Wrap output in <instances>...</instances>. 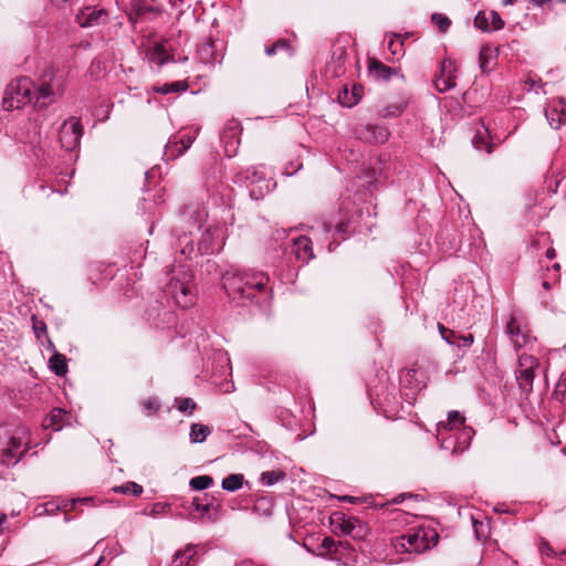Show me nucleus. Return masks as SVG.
<instances>
[{"label": "nucleus", "mask_w": 566, "mask_h": 566, "mask_svg": "<svg viewBox=\"0 0 566 566\" xmlns=\"http://www.w3.org/2000/svg\"><path fill=\"white\" fill-rule=\"evenodd\" d=\"M269 276L262 271H243L223 276V287L233 301L259 302L258 295H268Z\"/></svg>", "instance_id": "nucleus-1"}, {"label": "nucleus", "mask_w": 566, "mask_h": 566, "mask_svg": "<svg viewBox=\"0 0 566 566\" xmlns=\"http://www.w3.org/2000/svg\"><path fill=\"white\" fill-rule=\"evenodd\" d=\"M465 418L457 410L449 411L446 421L437 424V439L440 447L452 453L465 450L471 440V428L464 427Z\"/></svg>", "instance_id": "nucleus-2"}, {"label": "nucleus", "mask_w": 566, "mask_h": 566, "mask_svg": "<svg viewBox=\"0 0 566 566\" xmlns=\"http://www.w3.org/2000/svg\"><path fill=\"white\" fill-rule=\"evenodd\" d=\"M30 432L24 426H0V462L7 467L15 465L27 453Z\"/></svg>", "instance_id": "nucleus-3"}, {"label": "nucleus", "mask_w": 566, "mask_h": 566, "mask_svg": "<svg viewBox=\"0 0 566 566\" xmlns=\"http://www.w3.org/2000/svg\"><path fill=\"white\" fill-rule=\"evenodd\" d=\"M165 294L181 308H188L195 304L193 274L188 266L180 264L171 270Z\"/></svg>", "instance_id": "nucleus-4"}, {"label": "nucleus", "mask_w": 566, "mask_h": 566, "mask_svg": "<svg viewBox=\"0 0 566 566\" xmlns=\"http://www.w3.org/2000/svg\"><path fill=\"white\" fill-rule=\"evenodd\" d=\"M439 534L431 526L419 525L391 539L392 547L399 554H421L437 545Z\"/></svg>", "instance_id": "nucleus-5"}, {"label": "nucleus", "mask_w": 566, "mask_h": 566, "mask_svg": "<svg viewBox=\"0 0 566 566\" xmlns=\"http://www.w3.org/2000/svg\"><path fill=\"white\" fill-rule=\"evenodd\" d=\"M34 84L29 77H19L12 81L6 88L2 107L6 111L20 109L33 103Z\"/></svg>", "instance_id": "nucleus-6"}, {"label": "nucleus", "mask_w": 566, "mask_h": 566, "mask_svg": "<svg viewBox=\"0 0 566 566\" xmlns=\"http://www.w3.org/2000/svg\"><path fill=\"white\" fill-rule=\"evenodd\" d=\"M63 84L55 80V73L52 67L48 69L39 85L33 88V101L36 107H46L54 103L57 96L63 93Z\"/></svg>", "instance_id": "nucleus-7"}, {"label": "nucleus", "mask_w": 566, "mask_h": 566, "mask_svg": "<svg viewBox=\"0 0 566 566\" xmlns=\"http://www.w3.org/2000/svg\"><path fill=\"white\" fill-rule=\"evenodd\" d=\"M329 522L335 534L348 535L358 543H360L368 533L366 524L359 518L346 515L342 512L333 513L329 517Z\"/></svg>", "instance_id": "nucleus-8"}, {"label": "nucleus", "mask_w": 566, "mask_h": 566, "mask_svg": "<svg viewBox=\"0 0 566 566\" xmlns=\"http://www.w3.org/2000/svg\"><path fill=\"white\" fill-rule=\"evenodd\" d=\"M181 506L188 511L186 518L193 523H216L220 516V506L213 505L211 502L203 503L198 496L193 497L187 506Z\"/></svg>", "instance_id": "nucleus-9"}, {"label": "nucleus", "mask_w": 566, "mask_h": 566, "mask_svg": "<svg viewBox=\"0 0 566 566\" xmlns=\"http://www.w3.org/2000/svg\"><path fill=\"white\" fill-rule=\"evenodd\" d=\"M538 367L539 361L535 356L527 354H522L518 356L515 377L518 387L523 392L528 394L532 391L533 381Z\"/></svg>", "instance_id": "nucleus-10"}, {"label": "nucleus", "mask_w": 566, "mask_h": 566, "mask_svg": "<svg viewBox=\"0 0 566 566\" xmlns=\"http://www.w3.org/2000/svg\"><path fill=\"white\" fill-rule=\"evenodd\" d=\"M82 136L83 126L81 119L71 117L62 124L59 140L65 150L72 151L80 146Z\"/></svg>", "instance_id": "nucleus-11"}, {"label": "nucleus", "mask_w": 566, "mask_h": 566, "mask_svg": "<svg viewBox=\"0 0 566 566\" xmlns=\"http://www.w3.org/2000/svg\"><path fill=\"white\" fill-rule=\"evenodd\" d=\"M505 334L509 336L514 349L517 352L530 346L535 339L526 325L522 324L516 317L511 316L505 326Z\"/></svg>", "instance_id": "nucleus-12"}, {"label": "nucleus", "mask_w": 566, "mask_h": 566, "mask_svg": "<svg viewBox=\"0 0 566 566\" xmlns=\"http://www.w3.org/2000/svg\"><path fill=\"white\" fill-rule=\"evenodd\" d=\"M356 135L363 142L373 145H382L388 142L390 130L385 125L366 124L356 128Z\"/></svg>", "instance_id": "nucleus-13"}, {"label": "nucleus", "mask_w": 566, "mask_h": 566, "mask_svg": "<svg viewBox=\"0 0 566 566\" xmlns=\"http://www.w3.org/2000/svg\"><path fill=\"white\" fill-rule=\"evenodd\" d=\"M455 62L450 57H444L440 65V73L434 78V86L440 93L449 92L455 87Z\"/></svg>", "instance_id": "nucleus-14"}, {"label": "nucleus", "mask_w": 566, "mask_h": 566, "mask_svg": "<svg viewBox=\"0 0 566 566\" xmlns=\"http://www.w3.org/2000/svg\"><path fill=\"white\" fill-rule=\"evenodd\" d=\"M241 127L239 122L230 120L222 129L220 139L223 144L224 154L228 158L237 155L240 146Z\"/></svg>", "instance_id": "nucleus-15"}, {"label": "nucleus", "mask_w": 566, "mask_h": 566, "mask_svg": "<svg viewBox=\"0 0 566 566\" xmlns=\"http://www.w3.org/2000/svg\"><path fill=\"white\" fill-rule=\"evenodd\" d=\"M193 137L189 134L175 135L169 138L165 146L164 158L166 161L174 160L189 149L193 143Z\"/></svg>", "instance_id": "nucleus-16"}, {"label": "nucleus", "mask_w": 566, "mask_h": 566, "mask_svg": "<svg viewBox=\"0 0 566 566\" xmlns=\"http://www.w3.org/2000/svg\"><path fill=\"white\" fill-rule=\"evenodd\" d=\"M76 21L81 28L102 25L108 21V12L103 8L85 7L76 15Z\"/></svg>", "instance_id": "nucleus-17"}, {"label": "nucleus", "mask_w": 566, "mask_h": 566, "mask_svg": "<svg viewBox=\"0 0 566 566\" xmlns=\"http://www.w3.org/2000/svg\"><path fill=\"white\" fill-rule=\"evenodd\" d=\"M347 50L344 45L335 44L332 50L331 60L326 63L325 72L332 77H339L345 73Z\"/></svg>", "instance_id": "nucleus-18"}, {"label": "nucleus", "mask_w": 566, "mask_h": 566, "mask_svg": "<svg viewBox=\"0 0 566 566\" xmlns=\"http://www.w3.org/2000/svg\"><path fill=\"white\" fill-rule=\"evenodd\" d=\"M473 23L476 29L483 32L497 31L504 27V21L496 11H479Z\"/></svg>", "instance_id": "nucleus-19"}, {"label": "nucleus", "mask_w": 566, "mask_h": 566, "mask_svg": "<svg viewBox=\"0 0 566 566\" xmlns=\"http://www.w3.org/2000/svg\"><path fill=\"white\" fill-rule=\"evenodd\" d=\"M400 385L403 389L410 390V395L413 397L417 392L424 388L422 374L415 368H407L400 375ZM409 396V392H406Z\"/></svg>", "instance_id": "nucleus-20"}, {"label": "nucleus", "mask_w": 566, "mask_h": 566, "mask_svg": "<svg viewBox=\"0 0 566 566\" xmlns=\"http://www.w3.org/2000/svg\"><path fill=\"white\" fill-rule=\"evenodd\" d=\"M292 253L298 261L307 263L314 259L312 240L306 235L295 238L293 240Z\"/></svg>", "instance_id": "nucleus-21"}, {"label": "nucleus", "mask_w": 566, "mask_h": 566, "mask_svg": "<svg viewBox=\"0 0 566 566\" xmlns=\"http://www.w3.org/2000/svg\"><path fill=\"white\" fill-rule=\"evenodd\" d=\"M545 116L549 123V125L558 129L562 125L566 123V103L563 101H558L557 103L551 104L545 109Z\"/></svg>", "instance_id": "nucleus-22"}, {"label": "nucleus", "mask_w": 566, "mask_h": 566, "mask_svg": "<svg viewBox=\"0 0 566 566\" xmlns=\"http://www.w3.org/2000/svg\"><path fill=\"white\" fill-rule=\"evenodd\" d=\"M276 187L274 179H250L248 185L250 197L253 200H261L266 193Z\"/></svg>", "instance_id": "nucleus-23"}, {"label": "nucleus", "mask_w": 566, "mask_h": 566, "mask_svg": "<svg viewBox=\"0 0 566 566\" xmlns=\"http://www.w3.org/2000/svg\"><path fill=\"white\" fill-rule=\"evenodd\" d=\"M368 72L376 80L389 81L392 75L399 72V70L387 66L376 57H368Z\"/></svg>", "instance_id": "nucleus-24"}, {"label": "nucleus", "mask_w": 566, "mask_h": 566, "mask_svg": "<svg viewBox=\"0 0 566 566\" xmlns=\"http://www.w3.org/2000/svg\"><path fill=\"white\" fill-rule=\"evenodd\" d=\"M499 49L491 45H483L479 54V66L482 73H490L497 61Z\"/></svg>", "instance_id": "nucleus-25"}, {"label": "nucleus", "mask_w": 566, "mask_h": 566, "mask_svg": "<svg viewBox=\"0 0 566 566\" xmlns=\"http://www.w3.org/2000/svg\"><path fill=\"white\" fill-rule=\"evenodd\" d=\"M180 216L189 224L200 228L205 220L206 212L200 209L198 203H188L181 207Z\"/></svg>", "instance_id": "nucleus-26"}, {"label": "nucleus", "mask_w": 566, "mask_h": 566, "mask_svg": "<svg viewBox=\"0 0 566 566\" xmlns=\"http://www.w3.org/2000/svg\"><path fill=\"white\" fill-rule=\"evenodd\" d=\"M197 54L202 63H213L218 59L216 42L211 38H203L197 45Z\"/></svg>", "instance_id": "nucleus-27"}, {"label": "nucleus", "mask_w": 566, "mask_h": 566, "mask_svg": "<svg viewBox=\"0 0 566 566\" xmlns=\"http://www.w3.org/2000/svg\"><path fill=\"white\" fill-rule=\"evenodd\" d=\"M472 145L476 150L485 151L486 154H491L494 148V144L491 140L490 132L483 125L476 129L473 138Z\"/></svg>", "instance_id": "nucleus-28"}, {"label": "nucleus", "mask_w": 566, "mask_h": 566, "mask_svg": "<svg viewBox=\"0 0 566 566\" xmlns=\"http://www.w3.org/2000/svg\"><path fill=\"white\" fill-rule=\"evenodd\" d=\"M361 98V87L357 85H353L349 91L347 86H344L343 90L339 91L337 95V99L342 106L353 107Z\"/></svg>", "instance_id": "nucleus-29"}, {"label": "nucleus", "mask_w": 566, "mask_h": 566, "mask_svg": "<svg viewBox=\"0 0 566 566\" xmlns=\"http://www.w3.org/2000/svg\"><path fill=\"white\" fill-rule=\"evenodd\" d=\"M196 555L197 546L187 545L184 549H179L175 553L169 566H191Z\"/></svg>", "instance_id": "nucleus-30"}, {"label": "nucleus", "mask_w": 566, "mask_h": 566, "mask_svg": "<svg viewBox=\"0 0 566 566\" xmlns=\"http://www.w3.org/2000/svg\"><path fill=\"white\" fill-rule=\"evenodd\" d=\"M147 56L149 62L156 64L158 67H161L170 60L166 46L163 43H155V45L148 50Z\"/></svg>", "instance_id": "nucleus-31"}, {"label": "nucleus", "mask_w": 566, "mask_h": 566, "mask_svg": "<svg viewBox=\"0 0 566 566\" xmlns=\"http://www.w3.org/2000/svg\"><path fill=\"white\" fill-rule=\"evenodd\" d=\"M217 228L207 229V231L202 235V240L198 244V250L202 254L213 253L216 250H219L220 247L213 244L212 242H208V239L212 238L216 233H218Z\"/></svg>", "instance_id": "nucleus-32"}, {"label": "nucleus", "mask_w": 566, "mask_h": 566, "mask_svg": "<svg viewBox=\"0 0 566 566\" xmlns=\"http://www.w3.org/2000/svg\"><path fill=\"white\" fill-rule=\"evenodd\" d=\"M50 369L56 376H63L67 371L66 357L63 354L54 353L49 360Z\"/></svg>", "instance_id": "nucleus-33"}, {"label": "nucleus", "mask_w": 566, "mask_h": 566, "mask_svg": "<svg viewBox=\"0 0 566 566\" xmlns=\"http://www.w3.org/2000/svg\"><path fill=\"white\" fill-rule=\"evenodd\" d=\"M211 430L208 426L201 423H192L190 427L189 438L192 443H202L210 434Z\"/></svg>", "instance_id": "nucleus-34"}, {"label": "nucleus", "mask_w": 566, "mask_h": 566, "mask_svg": "<svg viewBox=\"0 0 566 566\" xmlns=\"http://www.w3.org/2000/svg\"><path fill=\"white\" fill-rule=\"evenodd\" d=\"M64 418H65V412L62 409L55 408L44 419L43 426L45 428H52L54 430H60L62 428Z\"/></svg>", "instance_id": "nucleus-35"}, {"label": "nucleus", "mask_w": 566, "mask_h": 566, "mask_svg": "<svg viewBox=\"0 0 566 566\" xmlns=\"http://www.w3.org/2000/svg\"><path fill=\"white\" fill-rule=\"evenodd\" d=\"M188 85L185 82L176 81L172 83H165L163 85H156L153 87V91L158 94H169V93H177V92H185L187 91Z\"/></svg>", "instance_id": "nucleus-36"}, {"label": "nucleus", "mask_w": 566, "mask_h": 566, "mask_svg": "<svg viewBox=\"0 0 566 566\" xmlns=\"http://www.w3.org/2000/svg\"><path fill=\"white\" fill-rule=\"evenodd\" d=\"M243 480L242 474H229L222 480L221 488L228 492H235L242 488Z\"/></svg>", "instance_id": "nucleus-37"}, {"label": "nucleus", "mask_w": 566, "mask_h": 566, "mask_svg": "<svg viewBox=\"0 0 566 566\" xmlns=\"http://www.w3.org/2000/svg\"><path fill=\"white\" fill-rule=\"evenodd\" d=\"M406 103H394L389 104L378 111V115L381 118L399 117L406 109Z\"/></svg>", "instance_id": "nucleus-38"}, {"label": "nucleus", "mask_w": 566, "mask_h": 566, "mask_svg": "<svg viewBox=\"0 0 566 566\" xmlns=\"http://www.w3.org/2000/svg\"><path fill=\"white\" fill-rule=\"evenodd\" d=\"M277 51H285L289 55L294 54L291 42L286 39H279L273 44L265 46V54L268 56L274 55Z\"/></svg>", "instance_id": "nucleus-39"}, {"label": "nucleus", "mask_w": 566, "mask_h": 566, "mask_svg": "<svg viewBox=\"0 0 566 566\" xmlns=\"http://www.w3.org/2000/svg\"><path fill=\"white\" fill-rule=\"evenodd\" d=\"M253 510L260 515L270 516L274 511V502L269 497H259L253 505Z\"/></svg>", "instance_id": "nucleus-40"}, {"label": "nucleus", "mask_w": 566, "mask_h": 566, "mask_svg": "<svg viewBox=\"0 0 566 566\" xmlns=\"http://www.w3.org/2000/svg\"><path fill=\"white\" fill-rule=\"evenodd\" d=\"M408 36L406 34L405 38L401 34L392 33L388 41V50L390 51L392 56H402L403 55V41Z\"/></svg>", "instance_id": "nucleus-41"}, {"label": "nucleus", "mask_w": 566, "mask_h": 566, "mask_svg": "<svg viewBox=\"0 0 566 566\" xmlns=\"http://www.w3.org/2000/svg\"><path fill=\"white\" fill-rule=\"evenodd\" d=\"M113 491L115 493L130 494V495L138 497L143 494L144 489L140 484L129 481L122 485L114 486Z\"/></svg>", "instance_id": "nucleus-42"}, {"label": "nucleus", "mask_w": 566, "mask_h": 566, "mask_svg": "<svg viewBox=\"0 0 566 566\" xmlns=\"http://www.w3.org/2000/svg\"><path fill=\"white\" fill-rule=\"evenodd\" d=\"M285 476L286 474L282 470L265 471L261 474V482L264 485L271 486L284 480Z\"/></svg>", "instance_id": "nucleus-43"}, {"label": "nucleus", "mask_w": 566, "mask_h": 566, "mask_svg": "<svg viewBox=\"0 0 566 566\" xmlns=\"http://www.w3.org/2000/svg\"><path fill=\"white\" fill-rule=\"evenodd\" d=\"M213 484V479L210 475H198L190 480L189 485L195 491H203Z\"/></svg>", "instance_id": "nucleus-44"}, {"label": "nucleus", "mask_w": 566, "mask_h": 566, "mask_svg": "<svg viewBox=\"0 0 566 566\" xmlns=\"http://www.w3.org/2000/svg\"><path fill=\"white\" fill-rule=\"evenodd\" d=\"M178 247H180V253L186 258H189L195 251L193 241L187 234L179 237Z\"/></svg>", "instance_id": "nucleus-45"}, {"label": "nucleus", "mask_w": 566, "mask_h": 566, "mask_svg": "<svg viewBox=\"0 0 566 566\" xmlns=\"http://www.w3.org/2000/svg\"><path fill=\"white\" fill-rule=\"evenodd\" d=\"M431 22L438 27L441 33H446L451 25V20L442 13H433L431 15Z\"/></svg>", "instance_id": "nucleus-46"}, {"label": "nucleus", "mask_w": 566, "mask_h": 566, "mask_svg": "<svg viewBox=\"0 0 566 566\" xmlns=\"http://www.w3.org/2000/svg\"><path fill=\"white\" fill-rule=\"evenodd\" d=\"M438 329L446 343L452 346L455 345V340H458L459 335L454 331L443 326L442 324H438Z\"/></svg>", "instance_id": "nucleus-47"}, {"label": "nucleus", "mask_w": 566, "mask_h": 566, "mask_svg": "<svg viewBox=\"0 0 566 566\" xmlns=\"http://www.w3.org/2000/svg\"><path fill=\"white\" fill-rule=\"evenodd\" d=\"M555 397L558 400L566 399V373H563L554 391Z\"/></svg>", "instance_id": "nucleus-48"}, {"label": "nucleus", "mask_w": 566, "mask_h": 566, "mask_svg": "<svg viewBox=\"0 0 566 566\" xmlns=\"http://www.w3.org/2000/svg\"><path fill=\"white\" fill-rule=\"evenodd\" d=\"M92 501H93V499H92V497H77V499H71V500H69V501H65V502L62 504L61 509H63V510H67V509L73 510V509H75V507H76V505H77V504H88V503H91ZM57 509H60V506H57Z\"/></svg>", "instance_id": "nucleus-49"}, {"label": "nucleus", "mask_w": 566, "mask_h": 566, "mask_svg": "<svg viewBox=\"0 0 566 566\" xmlns=\"http://www.w3.org/2000/svg\"><path fill=\"white\" fill-rule=\"evenodd\" d=\"M169 511H170V504L157 502V503L153 504L151 510H150V515L153 517H158L160 515L166 514Z\"/></svg>", "instance_id": "nucleus-50"}, {"label": "nucleus", "mask_w": 566, "mask_h": 566, "mask_svg": "<svg viewBox=\"0 0 566 566\" xmlns=\"http://www.w3.org/2000/svg\"><path fill=\"white\" fill-rule=\"evenodd\" d=\"M177 407L180 412L191 413L196 408V402L191 398H181L178 400Z\"/></svg>", "instance_id": "nucleus-51"}, {"label": "nucleus", "mask_w": 566, "mask_h": 566, "mask_svg": "<svg viewBox=\"0 0 566 566\" xmlns=\"http://www.w3.org/2000/svg\"><path fill=\"white\" fill-rule=\"evenodd\" d=\"M302 168V163L296 159V160H292L289 166L285 167L284 171L282 172V175L284 177H292L293 175H295L300 169Z\"/></svg>", "instance_id": "nucleus-52"}, {"label": "nucleus", "mask_w": 566, "mask_h": 566, "mask_svg": "<svg viewBox=\"0 0 566 566\" xmlns=\"http://www.w3.org/2000/svg\"><path fill=\"white\" fill-rule=\"evenodd\" d=\"M474 343V336L472 334H468V335H459L458 337V340H455V345L457 347L461 348V347H470L472 344Z\"/></svg>", "instance_id": "nucleus-53"}, {"label": "nucleus", "mask_w": 566, "mask_h": 566, "mask_svg": "<svg viewBox=\"0 0 566 566\" xmlns=\"http://www.w3.org/2000/svg\"><path fill=\"white\" fill-rule=\"evenodd\" d=\"M539 551L542 555H545L547 557H555L557 555L555 549L549 545L548 542H542L539 545Z\"/></svg>", "instance_id": "nucleus-54"}, {"label": "nucleus", "mask_w": 566, "mask_h": 566, "mask_svg": "<svg viewBox=\"0 0 566 566\" xmlns=\"http://www.w3.org/2000/svg\"><path fill=\"white\" fill-rule=\"evenodd\" d=\"M322 547L328 552L337 553L336 542L332 537H325L322 542Z\"/></svg>", "instance_id": "nucleus-55"}, {"label": "nucleus", "mask_w": 566, "mask_h": 566, "mask_svg": "<svg viewBox=\"0 0 566 566\" xmlns=\"http://www.w3.org/2000/svg\"><path fill=\"white\" fill-rule=\"evenodd\" d=\"M33 329L36 337L40 338L42 334H46V324L43 321H35L33 323Z\"/></svg>", "instance_id": "nucleus-56"}, {"label": "nucleus", "mask_w": 566, "mask_h": 566, "mask_svg": "<svg viewBox=\"0 0 566 566\" xmlns=\"http://www.w3.org/2000/svg\"><path fill=\"white\" fill-rule=\"evenodd\" d=\"M144 407L145 409H147L148 411L155 413L159 410V403L156 399H151V398H148L145 402H144Z\"/></svg>", "instance_id": "nucleus-57"}, {"label": "nucleus", "mask_w": 566, "mask_h": 566, "mask_svg": "<svg viewBox=\"0 0 566 566\" xmlns=\"http://www.w3.org/2000/svg\"><path fill=\"white\" fill-rule=\"evenodd\" d=\"M266 174H268V171H266L265 165H259V166L254 167V169L252 171V177H262Z\"/></svg>", "instance_id": "nucleus-58"}, {"label": "nucleus", "mask_w": 566, "mask_h": 566, "mask_svg": "<svg viewBox=\"0 0 566 566\" xmlns=\"http://www.w3.org/2000/svg\"><path fill=\"white\" fill-rule=\"evenodd\" d=\"M411 497H417V495H415L412 493H401V494H398L397 496H395L392 502L396 504H399V503L403 502L405 499H411Z\"/></svg>", "instance_id": "nucleus-59"}, {"label": "nucleus", "mask_w": 566, "mask_h": 566, "mask_svg": "<svg viewBox=\"0 0 566 566\" xmlns=\"http://www.w3.org/2000/svg\"><path fill=\"white\" fill-rule=\"evenodd\" d=\"M323 233L326 237V240L328 239V234L332 232V224L327 221H321L319 222Z\"/></svg>", "instance_id": "nucleus-60"}, {"label": "nucleus", "mask_w": 566, "mask_h": 566, "mask_svg": "<svg viewBox=\"0 0 566 566\" xmlns=\"http://www.w3.org/2000/svg\"><path fill=\"white\" fill-rule=\"evenodd\" d=\"M348 223L347 222H340L335 228V234H344L347 232Z\"/></svg>", "instance_id": "nucleus-61"}, {"label": "nucleus", "mask_w": 566, "mask_h": 566, "mask_svg": "<svg viewBox=\"0 0 566 566\" xmlns=\"http://www.w3.org/2000/svg\"><path fill=\"white\" fill-rule=\"evenodd\" d=\"M336 545H337V549H338L339 547H342V548H344V549H349V548H350L352 551H355V547H352V546H350V543H349L348 541H344V542H343V541H339L338 543H336Z\"/></svg>", "instance_id": "nucleus-62"}, {"label": "nucleus", "mask_w": 566, "mask_h": 566, "mask_svg": "<svg viewBox=\"0 0 566 566\" xmlns=\"http://www.w3.org/2000/svg\"><path fill=\"white\" fill-rule=\"evenodd\" d=\"M338 244L339 241H337L336 238L333 237V240L328 242V251L332 252Z\"/></svg>", "instance_id": "nucleus-63"}, {"label": "nucleus", "mask_w": 566, "mask_h": 566, "mask_svg": "<svg viewBox=\"0 0 566 566\" xmlns=\"http://www.w3.org/2000/svg\"><path fill=\"white\" fill-rule=\"evenodd\" d=\"M545 255L547 259L552 260L556 256V252L553 248H549V249H547Z\"/></svg>", "instance_id": "nucleus-64"}]
</instances>
